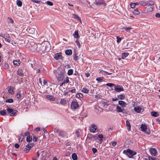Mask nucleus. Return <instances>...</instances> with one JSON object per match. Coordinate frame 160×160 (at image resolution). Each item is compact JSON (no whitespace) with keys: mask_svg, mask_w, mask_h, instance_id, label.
Listing matches in <instances>:
<instances>
[{"mask_svg":"<svg viewBox=\"0 0 160 160\" xmlns=\"http://www.w3.org/2000/svg\"><path fill=\"white\" fill-rule=\"evenodd\" d=\"M123 153L125 154L128 158H132L133 156L137 154L136 152L132 151L130 149H128L126 150L123 151Z\"/></svg>","mask_w":160,"mask_h":160,"instance_id":"nucleus-1","label":"nucleus"},{"mask_svg":"<svg viewBox=\"0 0 160 160\" xmlns=\"http://www.w3.org/2000/svg\"><path fill=\"white\" fill-rule=\"evenodd\" d=\"M79 106L76 100H73L71 102L70 107L72 110H75L79 108Z\"/></svg>","mask_w":160,"mask_h":160,"instance_id":"nucleus-2","label":"nucleus"},{"mask_svg":"<svg viewBox=\"0 0 160 160\" xmlns=\"http://www.w3.org/2000/svg\"><path fill=\"white\" fill-rule=\"evenodd\" d=\"M57 79L59 81H62L64 78V73L61 71H58L56 74Z\"/></svg>","mask_w":160,"mask_h":160,"instance_id":"nucleus-3","label":"nucleus"},{"mask_svg":"<svg viewBox=\"0 0 160 160\" xmlns=\"http://www.w3.org/2000/svg\"><path fill=\"white\" fill-rule=\"evenodd\" d=\"M7 112L8 114H10L11 116H14L17 114L18 111L17 110H14L10 108H8L7 109Z\"/></svg>","mask_w":160,"mask_h":160,"instance_id":"nucleus-4","label":"nucleus"},{"mask_svg":"<svg viewBox=\"0 0 160 160\" xmlns=\"http://www.w3.org/2000/svg\"><path fill=\"white\" fill-rule=\"evenodd\" d=\"M114 88L115 91L118 92L122 91L124 90V89L122 86L116 84H115L114 87Z\"/></svg>","mask_w":160,"mask_h":160,"instance_id":"nucleus-5","label":"nucleus"},{"mask_svg":"<svg viewBox=\"0 0 160 160\" xmlns=\"http://www.w3.org/2000/svg\"><path fill=\"white\" fill-rule=\"evenodd\" d=\"M40 47H42L41 44H34L30 48L31 51L32 52H36V51H38V50L37 49V48H39Z\"/></svg>","mask_w":160,"mask_h":160,"instance_id":"nucleus-6","label":"nucleus"},{"mask_svg":"<svg viewBox=\"0 0 160 160\" xmlns=\"http://www.w3.org/2000/svg\"><path fill=\"white\" fill-rule=\"evenodd\" d=\"M34 144L33 143H29L27 144L24 149V151L26 153L28 152L32 147L33 146Z\"/></svg>","mask_w":160,"mask_h":160,"instance_id":"nucleus-7","label":"nucleus"},{"mask_svg":"<svg viewBox=\"0 0 160 160\" xmlns=\"http://www.w3.org/2000/svg\"><path fill=\"white\" fill-rule=\"evenodd\" d=\"M141 128V130L142 131L146 132L148 134H150V131L149 130H148L147 131V127L145 125H143V124H142L140 127Z\"/></svg>","mask_w":160,"mask_h":160,"instance_id":"nucleus-8","label":"nucleus"},{"mask_svg":"<svg viewBox=\"0 0 160 160\" xmlns=\"http://www.w3.org/2000/svg\"><path fill=\"white\" fill-rule=\"evenodd\" d=\"M97 129V126L94 124H92L89 127V130L90 132L93 133L95 132Z\"/></svg>","mask_w":160,"mask_h":160,"instance_id":"nucleus-9","label":"nucleus"},{"mask_svg":"<svg viewBox=\"0 0 160 160\" xmlns=\"http://www.w3.org/2000/svg\"><path fill=\"white\" fill-rule=\"evenodd\" d=\"M150 152L152 156H156L158 155L157 150L155 148H151L150 149Z\"/></svg>","mask_w":160,"mask_h":160,"instance_id":"nucleus-10","label":"nucleus"},{"mask_svg":"<svg viewBox=\"0 0 160 160\" xmlns=\"http://www.w3.org/2000/svg\"><path fill=\"white\" fill-rule=\"evenodd\" d=\"M67 133L66 132L63 130H61L59 131L58 134V136L59 137L64 138L67 136Z\"/></svg>","mask_w":160,"mask_h":160,"instance_id":"nucleus-11","label":"nucleus"},{"mask_svg":"<svg viewBox=\"0 0 160 160\" xmlns=\"http://www.w3.org/2000/svg\"><path fill=\"white\" fill-rule=\"evenodd\" d=\"M54 58L56 60L63 59V57L60 53H57L55 54L54 55Z\"/></svg>","mask_w":160,"mask_h":160,"instance_id":"nucleus-12","label":"nucleus"},{"mask_svg":"<svg viewBox=\"0 0 160 160\" xmlns=\"http://www.w3.org/2000/svg\"><path fill=\"white\" fill-rule=\"evenodd\" d=\"M104 0H95L94 3L97 5L99 6L104 3Z\"/></svg>","mask_w":160,"mask_h":160,"instance_id":"nucleus-13","label":"nucleus"},{"mask_svg":"<svg viewBox=\"0 0 160 160\" xmlns=\"http://www.w3.org/2000/svg\"><path fill=\"white\" fill-rule=\"evenodd\" d=\"M45 96L47 99L50 101H54L55 100V98L52 96L46 95Z\"/></svg>","mask_w":160,"mask_h":160,"instance_id":"nucleus-14","label":"nucleus"},{"mask_svg":"<svg viewBox=\"0 0 160 160\" xmlns=\"http://www.w3.org/2000/svg\"><path fill=\"white\" fill-rule=\"evenodd\" d=\"M118 104L122 108H125L127 104L123 101L120 100L118 101Z\"/></svg>","mask_w":160,"mask_h":160,"instance_id":"nucleus-15","label":"nucleus"},{"mask_svg":"<svg viewBox=\"0 0 160 160\" xmlns=\"http://www.w3.org/2000/svg\"><path fill=\"white\" fill-rule=\"evenodd\" d=\"M73 36L74 37V38H79V35L78 31V30H75L74 32V33L73 34Z\"/></svg>","mask_w":160,"mask_h":160,"instance_id":"nucleus-16","label":"nucleus"},{"mask_svg":"<svg viewBox=\"0 0 160 160\" xmlns=\"http://www.w3.org/2000/svg\"><path fill=\"white\" fill-rule=\"evenodd\" d=\"M141 110V108L139 107H136L134 108V110L138 113H140Z\"/></svg>","mask_w":160,"mask_h":160,"instance_id":"nucleus-17","label":"nucleus"},{"mask_svg":"<svg viewBox=\"0 0 160 160\" xmlns=\"http://www.w3.org/2000/svg\"><path fill=\"white\" fill-rule=\"evenodd\" d=\"M13 87L11 86L9 87L8 88V91L9 92L12 94H13L14 93V91L13 90Z\"/></svg>","mask_w":160,"mask_h":160,"instance_id":"nucleus-18","label":"nucleus"},{"mask_svg":"<svg viewBox=\"0 0 160 160\" xmlns=\"http://www.w3.org/2000/svg\"><path fill=\"white\" fill-rule=\"evenodd\" d=\"M126 126L127 128V129L130 131L131 130V125L130 122L128 121H126Z\"/></svg>","mask_w":160,"mask_h":160,"instance_id":"nucleus-19","label":"nucleus"},{"mask_svg":"<svg viewBox=\"0 0 160 160\" xmlns=\"http://www.w3.org/2000/svg\"><path fill=\"white\" fill-rule=\"evenodd\" d=\"M29 30L30 31V33L32 34H35V32H37V30L34 28H30Z\"/></svg>","mask_w":160,"mask_h":160,"instance_id":"nucleus-20","label":"nucleus"},{"mask_svg":"<svg viewBox=\"0 0 160 160\" xmlns=\"http://www.w3.org/2000/svg\"><path fill=\"white\" fill-rule=\"evenodd\" d=\"M117 111L118 112H122L123 109H122V108L118 105H117L116 107ZM124 109H123L124 110Z\"/></svg>","mask_w":160,"mask_h":160,"instance_id":"nucleus-21","label":"nucleus"},{"mask_svg":"<svg viewBox=\"0 0 160 160\" xmlns=\"http://www.w3.org/2000/svg\"><path fill=\"white\" fill-rule=\"evenodd\" d=\"M65 53L67 55H71L72 54V51L71 49H68L66 51Z\"/></svg>","mask_w":160,"mask_h":160,"instance_id":"nucleus-22","label":"nucleus"},{"mask_svg":"<svg viewBox=\"0 0 160 160\" xmlns=\"http://www.w3.org/2000/svg\"><path fill=\"white\" fill-rule=\"evenodd\" d=\"M128 55L129 53L128 52H122V59H124Z\"/></svg>","mask_w":160,"mask_h":160,"instance_id":"nucleus-23","label":"nucleus"},{"mask_svg":"<svg viewBox=\"0 0 160 160\" xmlns=\"http://www.w3.org/2000/svg\"><path fill=\"white\" fill-rule=\"evenodd\" d=\"M13 64L16 66H18L20 64V61L19 60H14L13 61Z\"/></svg>","mask_w":160,"mask_h":160,"instance_id":"nucleus-24","label":"nucleus"},{"mask_svg":"<svg viewBox=\"0 0 160 160\" xmlns=\"http://www.w3.org/2000/svg\"><path fill=\"white\" fill-rule=\"evenodd\" d=\"M72 17L74 18L77 19L78 21H81L80 18H79L77 15L73 14H72Z\"/></svg>","mask_w":160,"mask_h":160,"instance_id":"nucleus-25","label":"nucleus"},{"mask_svg":"<svg viewBox=\"0 0 160 160\" xmlns=\"http://www.w3.org/2000/svg\"><path fill=\"white\" fill-rule=\"evenodd\" d=\"M41 47H40L39 48H37V49L38 50V51H36V52H38L40 53H42V52H43L44 50H43V49H42V48H45V47L43 46L42 47V48H41Z\"/></svg>","mask_w":160,"mask_h":160,"instance_id":"nucleus-26","label":"nucleus"},{"mask_svg":"<svg viewBox=\"0 0 160 160\" xmlns=\"http://www.w3.org/2000/svg\"><path fill=\"white\" fill-rule=\"evenodd\" d=\"M17 74L19 76H22L23 75V71L22 69H19L17 71Z\"/></svg>","mask_w":160,"mask_h":160,"instance_id":"nucleus-27","label":"nucleus"},{"mask_svg":"<svg viewBox=\"0 0 160 160\" xmlns=\"http://www.w3.org/2000/svg\"><path fill=\"white\" fill-rule=\"evenodd\" d=\"M72 158L73 160H77L78 159L77 156L75 153H73L72 154Z\"/></svg>","mask_w":160,"mask_h":160,"instance_id":"nucleus-28","label":"nucleus"},{"mask_svg":"<svg viewBox=\"0 0 160 160\" xmlns=\"http://www.w3.org/2000/svg\"><path fill=\"white\" fill-rule=\"evenodd\" d=\"M4 38L5 41L7 42L10 43L11 42V39L9 37H7V36H6L5 37H4Z\"/></svg>","mask_w":160,"mask_h":160,"instance_id":"nucleus-29","label":"nucleus"},{"mask_svg":"<svg viewBox=\"0 0 160 160\" xmlns=\"http://www.w3.org/2000/svg\"><path fill=\"white\" fill-rule=\"evenodd\" d=\"M125 95L123 94H120L119 95L117 96V97L118 99L122 100L123 99L125 98Z\"/></svg>","mask_w":160,"mask_h":160,"instance_id":"nucleus-30","label":"nucleus"},{"mask_svg":"<svg viewBox=\"0 0 160 160\" xmlns=\"http://www.w3.org/2000/svg\"><path fill=\"white\" fill-rule=\"evenodd\" d=\"M77 54L76 53H75L73 56V59L76 61H77L79 59L78 56L77 55Z\"/></svg>","mask_w":160,"mask_h":160,"instance_id":"nucleus-31","label":"nucleus"},{"mask_svg":"<svg viewBox=\"0 0 160 160\" xmlns=\"http://www.w3.org/2000/svg\"><path fill=\"white\" fill-rule=\"evenodd\" d=\"M24 135L23 133L21 134L19 137V141L20 142H22L23 139L24 138Z\"/></svg>","mask_w":160,"mask_h":160,"instance_id":"nucleus-32","label":"nucleus"},{"mask_svg":"<svg viewBox=\"0 0 160 160\" xmlns=\"http://www.w3.org/2000/svg\"><path fill=\"white\" fill-rule=\"evenodd\" d=\"M151 114L152 116L154 117H157L158 116V114L157 112L154 111L151 112Z\"/></svg>","mask_w":160,"mask_h":160,"instance_id":"nucleus-33","label":"nucleus"},{"mask_svg":"<svg viewBox=\"0 0 160 160\" xmlns=\"http://www.w3.org/2000/svg\"><path fill=\"white\" fill-rule=\"evenodd\" d=\"M103 78L102 77H100L97 78L96 80L98 81V83H100L103 81Z\"/></svg>","mask_w":160,"mask_h":160,"instance_id":"nucleus-34","label":"nucleus"},{"mask_svg":"<svg viewBox=\"0 0 160 160\" xmlns=\"http://www.w3.org/2000/svg\"><path fill=\"white\" fill-rule=\"evenodd\" d=\"M17 4L18 7H21L22 5V2L20 0H17Z\"/></svg>","mask_w":160,"mask_h":160,"instance_id":"nucleus-35","label":"nucleus"},{"mask_svg":"<svg viewBox=\"0 0 160 160\" xmlns=\"http://www.w3.org/2000/svg\"><path fill=\"white\" fill-rule=\"evenodd\" d=\"M81 91L84 93H88L89 92V90L87 88H83L82 89Z\"/></svg>","mask_w":160,"mask_h":160,"instance_id":"nucleus-36","label":"nucleus"},{"mask_svg":"<svg viewBox=\"0 0 160 160\" xmlns=\"http://www.w3.org/2000/svg\"><path fill=\"white\" fill-rule=\"evenodd\" d=\"M62 105H65L66 103V101L64 99H61L60 101Z\"/></svg>","mask_w":160,"mask_h":160,"instance_id":"nucleus-37","label":"nucleus"},{"mask_svg":"<svg viewBox=\"0 0 160 160\" xmlns=\"http://www.w3.org/2000/svg\"><path fill=\"white\" fill-rule=\"evenodd\" d=\"M103 136L102 134H99L97 138H100L99 141L100 143H102L103 141L102 139L103 138Z\"/></svg>","mask_w":160,"mask_h":160,"instance_id":"nucleus-38","label":"nucleus"},{"mask_svg":"<svg viewBox=\"0 0 160 160\" xmlns=\"http://www.w3.org/2000/svg\"><path fill=\"white\" fill-rule=\"evenodd\" d=\"M82 134L81 131H77L75 132V134L77 136V137H79Z\"/></svg>","mask_w":160,"mask_h":160,"instance_id":"nucleus-39","label":"nucleus"},{"mask_svg":"<svg viewBox=\"0 0 160 160\" xmlns=\"http://www.w3.org/2000/svg\"><path fill=\"white\" fill-rule=\"evenodd\" d=\"M0 113V114L2 116H4L7 114V112L5 110H2L1 111Z\"/></svg>","mask_w":160,"mask_h":160,"instance_id":"nucleus-40","label":"nucleus"},{"mask_svg":"<svg viewBox=\"0 0 160 160\" xmlns=\"http://www.w3.org/2000/svg\"><path fill=\"white\" fill-rule=\"evenodd\" d=\"M132 29V28L130 27H125L124 28V29L127 32H130V31L131 29Z\"/></svg>","mask_w":160,"mask_h":160,"instance_id":"nucleus-41","label":"nucleus"},{"mask_svg":"<svg viewBox=\"0 0 160 160\" xmlns=\"http://www.w3.org/2000/svg\"><path fill=\"white\" fill-rule=\"evenodd\" d=\"M5 102L8 103H12L13 102V100L12 98L8 99H6Z\"/></svg>","mask_w":160,"mask_h":160,"instance_id":"nucleus-42","label":"nucleus"},{"mask_svg":"<svg viewBox=\"0 0 160 160\" xmlns=\"http://www.w3.org/2000/svg\"><path fill=\"white\" fill-rule=\"evenodd\" d=\"M32 138L31 136H28L26 138V141L27 142H30L31 141H32Z\"/></svg>","mask_w":160,"mask_h":160,"instance_id":"nucleus-43","label":"nucleus"},{"mask_svg":"<svg viewBox=\"0 0 160 160\" xmlns=\"http://www.w3.org/2000/svg\"><path fill=\"white\" fill-rule=\"evenodd\" d=\"M16 97L18 99H19L21 98V93L20 92L18 91L17 92L16 95Z\"/></svg>","mask_w":160,"mask_h":160,"instance_id":"nucleus-44","label":"nucleus"},{"mask_svg":"<svg viewBox=\"0 0 160 160\" xmlns=\"http://www.w3.org/2000/svg\"><path fill=\"white\" fill-rule=\"evenodd\" d=\"M76 96L78 98H82L83 97V95L82 94L79 93L76 94Z\"/></svg>","mask_w":160,"mask_h":160,"instance_id":"nucleus-45","label":"nucleus"},{"mask_svg":"<svg viewBox=\"0 0 160 160\" xmlns=\"http://www.w3.org/2000/svg\"><path fill=\"white\" fill-rule=\"evenodd\" d=\"M73 71L72 69H69L68 72V74L69 75H71L73 73Z\"/></svg>","mask_w":160,"mask_h":160,"instance_id":"nucleus-46","label":"nucleus"},{"mask_svg":"<svg viewBox=\"0 0 160 160\" xmlns=\"http://www.w3.org/2000/svg\"><path fill=\"white\" fill-rule=\"evenodd\" d=\"M133 13L134 14L137 15L140 13V12L138 9H136L134 10Z\"/></svg>","mask_w":160,"mask_h":160,"instance_id":"nucleus-47","label":"nucleus"},{"mask_svg":"<svg viewBox=\"0 0 160 160\" xmlns=\"http://www.w3.org/2000/svg\"><path fill=\"white\" fill-rule=\"evenodd\" d=\"M106 86L111 87L115 86V84L112 83H107L106 84Z\"/></svg>","mask_w":160,"mask_h":160,"instance_id":"nucleus-48","label":"nucleus"},{"mask_svg":"<svg viewBox=\"0 0 160 160\" xmlns=\"http://www.w3.org/2000/svg\"><path fill=\"white\" fill-rule=\"evenodd\" d=\"M45 3L47 4L50 6H52L53 5V3L52 2L49 1H48L45 2Z\"/></svg>","mask_w":160,"mask_h":160,"instance_id":"nucleus-49","label":"nucleus"},{"mask_svg":"<svg viewBox=\"0 0 160 160\" xmlns=\"http://www.w3.org/2000/svg\"><path fill=\"white\" fill-rule=\"evenodd\" d=\"M147 5L152 6L154 4V2L152 1H150L148 3H147Z\"/></svg>","mask_w":160,"mask_h":160,"instance_id":"nucleus-50","label":"nucleus"},{"mask_svg":"<svg viewBox=\"0 0 160 160\" xmlns=\"http://www.w3.org/2000/svg\"><path fill=\"white\" fill-rule=\"evenodd\" d=\"M140 4L142 6H144L147 5V3L145 2H141L140 3Z\"/></svg>","mask_w":160,"mask_h":160,"instance_id":"nucleus-51","label":"nucleus"},{"mask_svg":"<svg viewBox=\"0 0 160 160\" xmlns=\"http://www.w3.org/2000/svg\"><path fill=\"white\" fill-rule=\"evenodd\" d=\"M63 82L65 83H68L69 82V78L68 77L66 78L65 80H64Z\"/></svg>","mask_w":160,"mask_h":160,"instance_id":"nucleus-52","label":"nucleus"},{"mask_svg":"<svg viewBox=\"0 0 160 160\" xmlns=\"http://www.w3.org/2000/svg\"><path fill=\"white\" fill-rule=\"evenodd\" d=\"M60 129H58L55 128L54 129V132L56 133V134H58L59 133V131H60Z\"/></svg>","mask_w":160,"mask_h":160,"instance_id":"nucleus-53","label":"nucleus"},{"mask_svg":"<svg viewBox=\"0 0 160 160\" xmlns=\"http://www.w3.org/2000/svg\"><path fill=\"white\" fill-rule=\"evenodd\" d=\"M75 42L76 43L77 45L78 46V47L79 48H80L81 47V45H80V42H79V41H78V40H76L75 41Z\"/></svg>","mask_w":160,"mask_h":160,"instance_id":"nucleus-54","label":"nucleus"},{"mask_svg":"<svg viewBox=\"0 0 160 160\" xmlns=\"http://www.w3.org/2000/svg\"><path fill=\"white\" fill-rule=\"evenodd\" d=\"M92 150L94 154H95V153L97 152V149L94 148H92Z\"/></svg>","mask_w":160,"mask_h":160,"instance_id":"nucleus-55","label":"nucleus"},{"mask_svg":"<svg viewBox=\"0 0 160 160\" xmlns=\"http://www.w3.org/2000/svg\"><path fill=\"white\" fill-rule=\"evenodd\" d=\"M130 6L131 8H135V4L134 3H132L130 4Z\"/></svg>","mask_w":160,"mask_h":160,"instance_id":"nucleus-56","label":"nucleus"},{"mask_svg":"<svg viewBox=\"0 0 160 160\" xmlns=\"http://www.w3.org/2000/svg\"><path fill=\"white\" fill-rule=\"evenodd\" d=\"M149 160H159V159L157 158H154L150 157H148Z\"/></svg>","mask_w":160,"mask_h":160,"instance_id":"nucleus-57","label":"nucleus"},{"mask_svg":"<svg viewBox=\"0 0 160 160\" xmlns=\"http://www.w3.org/2000/svg\"><path fill=\"white\" fill-rule=\"evenodd\" d=\"M117 42L118 43H119L121 40L122 39L121 38L119 37L118 36L117 37Z\"/></svg>","mask_w":160,"mask_h":160,"instance_id":"nucleus-58","label":"nucleus"},{"mask_svg":"<svg viewBox=\"0 0 160 160\" xmlns=\"http://www.w3.org/2000/svg\"><path fill=\"white\" fill-rule=\"evenodd\" d=\"M31 1L34 3H39L41 2V1L37 0H31Z\"/></svg>","mask_w":160,"mask_h":160,"instance_id":"nucleus-59","label":"nucleus"},{"mask_svg":"<svg viewBox=\"0 0 160 160\" xmlns=\"http://www.w3.org/2000/svg\"><path fill=\"white\" fill-rule=\"evenodd\" d=\"M8 19H9V20L8 21V22H9V23H13L14 21H13V20L12 19L10 18L9 17H8Z\"/></svg>","mask_w":160,"mask_h":160,"instance_id":"nucleus-60","label":"nucleus"},{"mask_svg":"<svg viewBox=\"0 0 160 160\" xmlns=\"http://www.w3.org/2000/svg\"><path fill=\"white\" fill-rule=\"evenodd\" d=\"M30 66L32 67V68L34 70H37V67L35 66H33L32 64H31Z\"/></svg>","mask_w":160,"mask_h":160,"instance_id":"nucleus-61","label":"nucleus"},{"mask_svg":"<svg viewBox=\"0 0 160 160\" xmlns=\"http://www.w3.org/2000/svg\"><path fill=\"white\" fill-rule=\"evenodd\" d=\"M4 67L5 69H7L8 68V65L7 63H5L4 65Z\"/></svg>","mask_w":160,"mask_h":160,"instance_id":"nucleus-62","label":"nucleus"},{"mask_svg":"<svg viewBox=\"0 0 160 160\" xmlns=\"http://www.w3.org/2000/svg\"><path fill=\"white\" fill-rule=\"evenodd\" d=\"M38 138L34 136L33 137V141L36 142L37 141Z\"/></svg>","mask_w":160,"mask_h":160,"instance_id":"nucleus-63","label":"nucleus"},{"mask_svg":"<svg viewBox=\"0 0 160 160\" xmlns=\"http://www.w3.org/2000/svg\"><path fill=\"white\" fill-rule=\"evenodd\" d=\"M43 83L44 85H48L47 82L44 79L43 80Z\"/></svg>","mask_w":160,"mask_h":160,"instance_id":"nucleus-64","label":"nucleus"}]
</instances>
